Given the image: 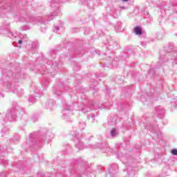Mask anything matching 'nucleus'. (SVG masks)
<instances>
[{
    "mask_svg": "<svg viewBox=\"0 0 177 177\" xmlns=\"http://www.w3.org/2000/svg\"><path fill=\"white\" fill-rule=\"evenodd\" d=\"M77 162L79 163V164H82L83 162H84V160H82V159H78L77 160Z\"/></svg>",
    "mask_w": 177,
    "mask_h": 177,
    "instance_id": "7c9ffc66",
    "label": "nucleus"
},
{
    "mask_svg": "<svg viewBox=\"0 0 177 177\" xmlns=\"http://www.w3.org/2000/svg\"><path fill=\"white\" fill-rule=\"evenodd\" d=\"M0 164L1 165H6L8 164V160H5L3 157H0Z\"/></svg>",
    "mask_w": 177,
    "mask_h": 177,
    "instance_id": "a211bd4d",
    "label": "nucleus"
},
{
    "mask_svg": "<svg viewBox=\"0 0 177 177\" xmlns=\"http://www.w3.org/2000/svg\"><path fill=\"white\" fill-rule=\"evenodd\" d=\"M149 74H151V73H154V68H151L149 71Z\"/></svg>",
    "mask_w": 177,
    "mask_h": 177,
    "instance_id": "72a5a7b5",
    "label": "nucleus"
},
{
    "mask_svg": "<svg viewBox=\"0 0 177 177\" xmlns=\"http://www.w3.org/2000/svg\"><path fill=\"white\" fill-rule=\"evenodd\" d=\"M8 133L9 129L8 127H3V129L1 130L2 136H6V135H8Z\"/></svg>",
    "mask_w": 177,
    "mask_h": 177,
    "instance_id": "4468645a",
    "label": "nucleus"
},
{
    "mask_svg": "<svg viewBox=\"0 0 177 177\" xmlns=\"http://www.w3.org/2000/svg\"><path fill=\"white\" fill-rule=\"evenodd\" d=\"M165 114V110L164 109V108L161 106H158L156 108V115H158V117H160V118H162V117H163Z\"/></svg>",
    "mask_w": 177,
    "mask_h": 177,
    "instance_id": "9b49d317",
    "label": "nucleus"
},
{
    "mask_svg": "<svg viewBox=\"0 0 177 177\" xmlns=\"http://www.w3.org/2000/svg\"><path fill=\"white\" fill-rule=\"evenodd\" d=\"M37 21L40 23V24H45V21L41 17L37 18Z\"/></svg>",
    "mask_w": 177,
    "mask_h": 177,
    "instance_id": "5701e85b",
    "label": "nucleus"
},
{
    "mask_svg": "<svg viewBox=\"0 0 177 177\" xmlns=\"http://www.w3.org/2000/svg\"><path fill=\"white\" fill-rule=\"evenodd\" d=\"M53 91V93H55V95H56V96H57L58 97H60V96L63 95V93H62L60 87H58L57 88H54Z\"/></svg>",
    "mask_w": 177,
    "mask_h": 177,
    "instance_id": "f8f14e48",
    "label": "nucleus"
},
{
    "mask_svg": "<svg viewBox=\"0 0 177 177\" xmlns=\"http://www.w3.org/2000/svg\"><path fill=\"white\" fill-rule=\"evenodd\" d=\"M91 118H92L93 120H94V118H95V116H92V117H91Z\"/></svg>",
    "mask_w": 177,
    "mask_h": 177,
    "instance_id": "c03bdc74",
    "label": "nucleus"
},
{
    "mask_svg": "<svg viewBox=\"0 0 177 177\" xmlns=\"http://www.w3.org/2000/svg\"><path fill=\"white\" fill-rule=\"evenodd\" d=\"M25 21H28V19L27 18H26Z\"/></svg>",
    "mask_w": 177,
    "mask_h": 177,
    "instance_id": "37998d69",
    "label": "nucleus"
},
{
    "mask_svg": "<svg viewBox=\"0 0 177 177\" xmlns=\"http://www.w3.org/2000/svg\"><path fill=\"white\" fill-rule=\"evenodd\" d=\"M176 48H174V44L169 43L167 48V53L165 58L162 56L160 57V62H158L156 66V68H160L161 63H164V60L171 62L173 64H177V53Z\"/></svg>",
    "mask_w": 177,
    "mask_h": 177,
    "instance_id": "f257e3e1",
    "label": "nucleus"
},
{
    "mask_svg": "<svg viewBox=\"0 0 177 177\" xmlns=\"http://www.w3.org/2000/svg\"><path fill=\"white\" fill-rule=\"evenodd\" d=\"M108 122H109V125H114V124H115V122H113V121H112V122L109 121Z\"/></svg>",
    "mask_w": 177,
    "mask_h": 177,
    "instance_id": "2f4dec72",
    "label": "nucleus"
},
{
    "mask_svg": "<svg viewBox=\"0 0 177 177\" xmlns=\"http://www.w3.org/2000/svg\"><path fill=\"white\" fill-rule=\"evenodd\" d=\"M135 175V171L131 170L129 173V177H133Z\"/></svg>",
    "mask_w": 177,
    "mask_h": 177,
    "instance_id": "393cba45",
    "label": "nucleus"
},
{
    "mask_svg": "<svg viewBox=\"0 0 177 177\" xmlns=\"http://www.w3.org/2000/svg\"><path fill=\"white\" fill-rule=\"evenodd\" d=\"M7 142H10V140H8Z\"/></svg>",
    "mask_w": 177,
    "mask_h": 177,
    "instance_id": "49530a36",
    "label": "nucleus"
},
{
    "mask_svg": "<svg viewBox=\"0 0 177 177\" xmlns=\"http://www.w3.org/2000/svg\"><path fill=\"white\" fill-rule=\"evenodd\" d=\"M24 113L23 109L17 105L13 106L12 109L8 110L4 116L3 113H0V121L3 120V121H10V122H12V121L16 120L18 114H23Z\"/></svg>",
    "mask_w": 177,
    "mask_h": 177,
    "instance_id": "f03ea898",
    "label": "nucleus"
},
{
    "mask_svg": "<svg viewBox=\"0 0 177 177\" xmlns=\"http://www.w3.org/2000/svg\"><path fill=\"white\" fill-rule=\"evenodd\" d=\"M28 102H30V103H35V102H37V98L34 95H30Z\"/></svg>",
    "mask_w": 177,
    "mask_h": 177,
    "instance_id": "dca6fc26",
    "label": "nucleus"
},
{
    "mask_svg": "<svg viewBox=\"0 0 177 177\" xmlns=\"http://www.w3.org/2000/svg\"><path fill=\"white\" fill-rule=\"evenodd\" d=\"M111 136H112V138L117 136V130L115 128L111 129Z\"/></svg>",
    "mask_w": 177,
    "mask_h": 177,
    "instance_id": "6ab92c4d",
    "label": "nucleus"
},
{
    "mask_svg": "<svg viewBox=\"0 0 177 177\" xmlns=\"http://www.w3.org/2000/svg\"><path fill=\"white\" fill-rule=\"evenodd\" d=\"M109 45L110 46H113V48H118V43H117V41H111L109 42Z\"/></svg>",
    "mask_w": 177,
    "mask_h": 177,
    "instance_id": "f3484780",
    "label": "nucleus"
},
{
    "mask_svg": "<svg viewBox=\"0 0 177 177\" xmlns=\"http://www.w3.org/2000/svg\"><path fill=\"white\" fill-rule=\"evenodd\" d=\"M44 85L46 87V86H48V82H46L44 84Z\"/></svg>",
    "mask_w": 177,
    "mask_h": 177,
    "instance_id": "c9c22d12",
    "label": "nucleus"
},
{
    "mask_svg": "<svg viewBox=\"0 0 177 177\" xmlns=\"http://www.w3.org/2000/svg\"><path fill=\"white\" fill-rule=\"evenodd\" d=\"M118 24L119 26H121V22H118Z\"/></svg>",
    "mask_w": 177,
    "mask_h": 177,
    "instance_id": "79ce46f5",
    "label": "nucleus"
},
{
    "mask_svg": "<svg viewBox=\"0 0 177 177\" xmlns=\"http://www.w3.org/2000/svg\"><path fill=\"white\" fill-rule=\"evenodd\" d=\"M20 21H24V20H23V18L20 19Z\"/></svg>",
    "mask_w": 177,
    "mask_h": 177,
    "instance_id": "a19ab883",
    "label": "nucleus"
},
{
    "mask_svg": "<svg viewBox=\"0 0 177 177\" xmlns=\"http://www.w3.org/2000/svg\"><path fill=\"white\" fill-rule=\"evenodd\" d=\"M60 0H51L50 1V6L54 10L53 12L50 15H48L46 17L47 21H50L55 17V16H60L62 12H60V9L59 8Z\"/></svg>",
    "mask_w": 177,
    "mask_h": 177,
    "instance_id": "7ed1b4c3",
    "label": "nucleus"
},
{
    "mask_svg": "<svg viewBox=\"0 0 177 177\" xmlns=\"http://www.w3.org/2000/svg\"><path fill=\"white\" fill-rule=\"evenodd\" d=\"M81 3L86 5L90 9H93L99 5V0H80Z\"/></svg>",
    "mask_w": 177,
    "mask_h": 177,
    "instance_id": "39448f33",
    "label": "nucleus"
},
{
    "mask_svg": "<svg viewBox=\"0 0 177 177\" xmlns=\"http://www.w3.org/2000/svg\"><path fill=\"white\" fill-rule=\"evenodd\" d=\"M171 106L173 109H176V106H177L176 100H174V101L171 102Z\"/></svg>",
    "mask_w": 177,
    "mask_h": 177,
    "instance_id": "b1692460",
    "label": "nucleus"
},
{
    "mask_svg": "<svg viewBox=\"0 0 177 177\" xmlns=\"http://www.w3.org/2000/svg\"><path fill=\"white\" fill-rule=\"evenodd\" d=\"M73 138H74L75 146L79 149V150L84 149V143L82 142L81 140L80 139V133L75 131L74 133L72 134Z\"/></svg>",
    "mask_w": 177,
    "mask_h": 177,
    "instance_id": "20e7f679",
    "label": "nucleus"
},
{
    "mask_svg": "<svg viewBox=\"0 0 177 177\" xmlns=\"http://www.w3.org/2000/svg\"><path fill=\"white\" fill-rule=\"evenodd\" d=\"M88 147H91L92 149H96V145H89Z\"/></svg>",
    "mask_w": 177,
    "mask_h": 177,
    "instance_id": "f704fd0d",
    "label": "nucleus"
},
{
    "mask_svg": "<svg viewBox=\"0 0 177 177\" xmlns=\"http://www.w3.org/2000/svg\"><path fill=\"white\" fill-rule=\"evenodd\" d=\"M98 109H100V110H102L103 109H109V105H107V103H105L103 104V106H98Z\"/></svg>",
    "mask_w": 177,
    "mask_h": 177,
    "instance_id": "4be33fe9",
    "label": "nucleus"
},
{
    "mask_svg": "<svg viewBox=\"0 0 177 177\" xmlns=\"http://www.w3.org/2000/svg\"><path fill=\"white\" fill-rule=\"evenodd\" d=\"M5 150H7V151H9V150H10V146L6 145L5 148H3Z\"/></svg>",
    "mask_w": 177,
    "mask_h": 177,
    "instance_id": "c85d7f7f",
    "label": "nucleus"
},
{
    "mask_svg": "<svg viewBox=\"0 0 177 177\" xmlns=\"http://www.w3.org/2000/svg\"><path fill=\"white\" fill-rule=\"evenodd\" d=\"M29 20H30V21L32 20V17H29Z\"/></svg>",
    "mask_w": 177,
    "mask_h": 177,
    "instance_id": "ea45409f",
    "label": "nucleus"
},
{
    "mask_svg": "<svg viewBox=\"0 0 177 177\" xmlns=\"http://www.w3.org/2000/svg\"><path fill=\"white\" fill-rule=\"evenodd\" d=\"M171 154H173V156H177V149H172Z\"/></svg>",
    "mask_w": 177,
    "mask_h": 177,
    "instance_id": "a878e982",
    "label": "nucleus"
},
{
    "mask_svg": "<svg viewBox=\"0 0 177 177\" xmlns=\"http://www.w3.org/2000/svg\"><path fill=\"white\" fill-rule=\"evenodd\" d=\"M109 106H111V104H110Z\"/></svg>",
    "mask_w": 177,
    "mask_h": 177,
    "instance_id": "de8ad7c7",
    "label": "nucleus"
},
{
    "mask_svg": "<svg viewBox=\"0 0 177 177\" xmlns=\"http://www.w3.org/2000/svg\"><path fill=\"white\" fill-rule=\"evenodd\" d=\"M134 32L136 34V35H142V29L139 26H136L134 28Z\"/></svg>",
    "mask_w": 177,
    "mask_h": 177,
    "instance_id": "ddd939ff",
    "label": "nucleus"
},
{
    "mask_svg": "<svg viewBox=\"0 0 177 177\" xmlns=\"http://www.w3.org/2000/svg\"><path fill=\"white\" fill-rule=\"evenodd\" d=\"M39 92H41V90H39V88H37L34 91V93H36V95H38V93H39Z\"/></svg>",
    "mask_w": 177,
    "mask_h": 177,
    "instance_id": "bb28decb",
    "label": "nucleus"
},
{
    "mask_svg": "<svg viewBox=\"0 0 177 177\" xmlns=\"http://www.w3.org/2000/svg\"><path fill=\"white\" fill-rule=\"evenodd\" d=\"M45 108L50 111H52L56 109V102L54 100H48L45 103Z\"/></svg>",
    "mask_w": 177,
    "mask_h": 177,
    "instance_id": "1a4fd4ad",
    "label": "nucleus"
},
{
    "mask_svg": "<svg viewBox=\"0 0 177 177\" xmlns=\"http://www.w3.org/2000/svg\"><path fill=\"white\" fill-rule=\"evenodd\" d=\"M123 2H128L129 0H122Z\"/></svg>",
    "mask_w": 177,
    "mask_h": 177,
    "instance_id": "58836bf2",
    "label": "nucleus"
},
{
    "mask_svg": "<svg viewBox=\"0 0 177 177\" xmlns=\"http://www.w3.org/2000/svg\"><path fill=\"white\" fill-rule=\"evenodd\" d=\"M149 131L154 132V128H153V126H151V127H149Z\"/></svg>",
    "mask_w": 177,
    "mask_h": 177,
    "instance_id": "473e14b6",
    "label": "nucleus"
},
{
    "mask_svg": "<svg viewBox=\"0 0 177 177\" xmlns=\"http://www.w3.org/2000/svg\"><path fill=\"white\" fill-rule=\"evenodd\" d=\"M53 31L55 32H57V31H59V26H55L53 28Z\"/></svg>",
    "mask_w": 177,
    "mask_h": 177,
    "instance_id": "cd10ccee",
    "label": "nucleus"
},
{
    "mask_svg": "<svg viewBox=\"0 0 177 177\" xmlns=\"http://www.w3.org/2000/svg\"><path fill=\"white\" fill-rule=\"evenodd\" d=\"M23 30H26V28L24 27V28H23Z\"/></svg>",
    "mask_w": 177,
    "mask_h": 177,
    "instance_id": "a18cd8bd",
    "label": "nucleus"
},
{
    "mask_svg": "<svg viewBox=\"0 0 177 177\" xmlns=\"http://www.w3.org/2000/svg\"><path fill=\"white\" fill-rule=\"evenodd\" d=\"M7 88L10 91H12V93H16L18 96H22L23 95V89L17 88V86H15V84H10L8 83L7 84Z\"/></svg>",
    "mask_w": 177,
    "mask_h": 177,
    "instance_id": "0eeeda50",
    "label": "nucleus"
},
{
    "mask_svg": "<svg viewBox=\"0 0 177 177\" xmlns=\"http://www.w3.org/2000/svg\"><path fill=\"white\" fill-rule=\"evenodd\" d=\"M62 118L64 120H68V117L73 114V106L65 105L62 110Z\"/></svg>",
    "mask_w": 177,
    "mask_h": 177,
    "instance_id": "423d86ee",
    "label": "nucleus"
},
{
    "mask_svg": "<svg viewBox=\"0 0 177 177\" xmlns=\"http://www.w3.org/2000/svg\"><path fill=\"white\" fill-rule=\"evenodd\" d=\"M7 174H8V173L6 171H4V172L0 174V176L5 177V176H6Z\"/></svg>",
    "mask_w": 177,
    "mask_h": 177,
    "instance_id": "c756f323",
    "label": "nucleus"
},
{
    "mask_svg": "<svg viewBox=\"0 0 177 177\" xmlns=\"http://www.w3.org/2000/svg\"><path fill=\"white\" fill-rule=\"evenodd\" d=\"M32 145H35L34 141L31 142L30 139H28L26 140V145H25V147H31V146H32Z\"/></svg>",
    "mask_w": 177,
    "mask_h": 177,
    "instance_id": "2eb2a0df",
    "label": "nucleus"
},
{
    "mask_svg": "<svg viewBox=\"0 0 177 177\" xmlns=\"http://www.w3.org/2000/svg\"><path fill=\"white\" fill-rule=\"evenodd\" d=\"M91 108H88V106H84L82 109V111L83 113H88V111H91Z\"/></svg>",
    "mask_w": 177,
    "mask_h": 177,
    "instance_id": "aec40b11",
    "label": "nucleus"
},
{
    "mask_svg": "<svg viewBox=\"0 0 177 177\" xmlns=\"http://www.w3.org/2000/svg\"><path fill=\"white\" fill-rule=\"evenodd\" d=\"M86 127V124L84 122L80 123V129H84Z\"/></svg>",
    "mask_w": 177,
    "mask_h": 177,
    "instance_id": "412c9836",
    "label": "nucleus"
},
{
    "mask_svg": "<svg viewBox=\"0 0 177 177\" xmlns=\"http://www.w3.org/2000/svg\"><path fill=\"white\" fill-rule=\"evenodd\" d=\"M120 9H125V7H124V6H120Z\"/></svg>",
    "mask_w": 177,
    "mask_h": 177,
    "instance_id": "e433bc0d",
    "label": "nucleus"
},
{
    "mask_svg": "<svg viewBox=\"0 0 177 177\" xmlns=\"http://www.w3.org/2000/svg\"><path fill=\"white\" fill-rule=\"evenodd\" d=\"M59 85H63V82H59Z\"/></svg>",
    "mask_w": 177,
    "mask_h": 177,
    "instance_id": "4c0bfd02",
    "label": "nucleus"
},
{
    "mask_svg": "<svg viewBox=\"0 0 177 177\" xmlns=\"http://www.w3.org/2000/svg\"><path fill=\"white\" fill-rule=\"evenodd\" d=\"M26 49H28L29 55L37 53V50H38V43L32 41L31 44L26 46Z\"/></svg>",
    "mask_w": 177,
    "mask_h": 177,
    "instance_id": "6e6552de",
    "label": "nucleus"
},
{
    "mask_svg": "<svg viewBox=\"0 0 177 177\" xmlns=\"http://www.w3.org/2000/svg\"><path fill=\"white\" fill-rule=\"evenodd\" d=\"M9 38L14 39L15 42H17L19 45H21L23 44V41L21 39H18L19 37L17 36V33L15 32H10L8 33Z\"/></svg>",
    "mask_w": 177,
    "mask_h": 177,
    "instance_id": "9d476101",
    "label": "nucleus"
}]
</instances>
